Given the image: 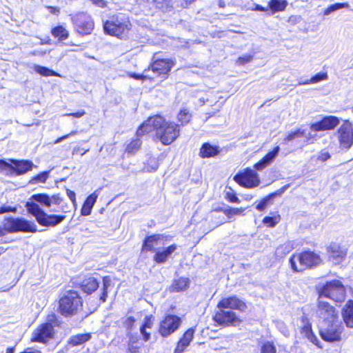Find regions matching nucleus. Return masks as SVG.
<instances>
[{"label": "nucleus", "mask_w": 353, "mask_h": 353, "mask_svg": "<svg viewBox=\"0 0 353 353\" xmlns=\"http://www.w3.org/2000/svg\"><path fill=\"white\" fill-rule=\"evenodd\" d=\"M17 212V208L16 207H12L6 205H3V206L0 207V213L3 214L6 212Z\"/></svg>", "instance_id": "obj_51"}, {"label": "nucleus", "mask_w": 353, "mask_h": 353, "mask_svg": "<svg viewBox=\"0 0 353 353\" xmlns=\"http://www.w3.org/2000/svg\"><path fill=\"white\" fill-rule=\"evenodd\" d=\"M4 233L31 232L37 231V225L31 221L23 217L6 216L3 219V228Z\"/></svg>", "instance_id": "obj_2"}, {"label": "nucleus", "mask_w": 353, "mask_h": 353, "mask_svg": "<svg viewBox=\"0 0 353 353\" xmlns=\"http://www.w3.org/2000/svg\"><path fill=\"white\" fill-rule=\"evenodd\" d=\"M111 279L110 276H104L103 279V293L100 297V300L103 302L106 301V298L108 296V290L109 287L111 285Z\"/></svg>", "instance_id": "obj_41"}, {"label": "nucleus", "mask_w": 353, "mask_h": 353, "mask_svg": "<svg viewBox=\"0 0 353 353\" xmlns=\"http://www.w3.org/2000/svg\"><path fill=\"white\" fill-rule=\"evenodd\" d=\"M347 250L336 243H332L329 247V259L335 263L338 264L343 261L347 256Z\"/></svg>", "instance_id": "obj_18"}, {"label": "nucleus", "mask_w": 353, "mask_h": 353, "mask_svg": "<svg viewBox=\"0 0 353 353\" xmlns=\"http://www.w3.org/2000/svg\"><path fill=\"white\" fill-rule=\"evenodd\" d=\"M65 219V216L64 215L48 214L45 212L38 223L43 226L53 227L62 222Z\"/></svg>", "instance_id": "obj_21"}, {"label": "nucleus", "mask_w": 353, "mask_h": 353, "mask_svg": "<svg viewBox=\"0 0 353 353\" xmlns=\"http://www.w3.org/2000/svg\"><path fill=\"white\" fill-rule=\"evenodd\" d=\"M152 316H146L144 324L140 328L141 333L142 334L145 341H148L150 337V333L147 332L145 329L151 327L152 325Z\"/></svg>", "instance_id": "obj_34"}, {"label": "nucleus", "mask_w": 353, "mask_h": 353, "mask_svg": "<svg viewBox=\"0 0 353 353\" xmlns=\"http://www.w3.org/2000/svg\"><path fill=\"white\" fill-rule=\"evenodd\" d=\"M176 248V245L173 244L162 250H158L153 257L154 261L157 263H165Z\"/></svg>", "instance_id": "obj_22"}, {"label": "nucleus", "mask_w": 353, "mask_h": 353, "mask_svg": "<svg viewBox=\"0 0 353 353\" xmlns=\"http://www.w3.org/2000/svg\"><path fill=\"white\" fill-rule=\"evenodd\" d=\"M339 123V119L334 116L325 117L321 121L310 125L312 132L325 131L334 129Z\"/></svg>", "instance_id": "obj_16"}, {"label": "nucleus", "mask_w": 353, "mask_h": 353, "mask_svg": "<svg viewBox=\"0 0 353 353\" xmlns=\"http://www.w3.org/2000/svg\"><path fill=\"white\" fill-rule=\"evenodd\" d=\"M222 211L228 216V219H232L234 216L241 215L243 214V212L244 211V209H243L242 208H230L223 209L222 210Z\"/></svg>", "instance_id": "obj_42"}, {"label": "nucleus", "mask_w": 353, "mask_h": 353, "mask_svg": "<svg viewBox=\"0 0 353 353\" xmlns=\"http://www.w3.org/2000/svg\"><path fill=\"white\" fill-rule=\"evenodd\" d=\"M167 236L161 234H153L147 236L143 243V251H154L157 246L164 245L165 241H167Z\"/></svg>", "instance_id": "obj_17"}, {"label": "nucleus", "mask_w": 353, "mask_h": 353, "mask_svg": "<svg viewBox=\"0 0 353 353\" xmlns=\"http://www.w3.org/2000/svg\"><path fill=\"white\" fill-rule=\"evenodd\" d=\"M305 137L307 139L313 137V136L310 134L308 136L305 134L304 130H298L295 132H292L289 133L287 137L283 139V142L286 143L287 142L291 141L294 140L296 137Z\"/></svg>", "instance_id": "obj_37"}, {"label": "nucleus", "mask_w": 353, "mask_h": 353, "mask_svg": "<svg viewBox=\"0 0 353 353\" xmlns=\"http://www.w3.org/2000/svg\"><path fill=\"white\" fill-rule=\"evenodd\" d=\"M234 179L240 185L249 188L258 186L259 184V179L256 172L248 168L243 173L236 174Z\"/></svg>", "instance_id": "obj_11"}, {"label": "nucleus", "mask_w": 353, "mask_h": 353, "mask_svg": "<svg viewBox=\"0 0 353 353\" xmlns=\"http://www.w3.org/2000/svg\"><path fill=\"white\" fill-rule=\"evenodd\" d=\"M219 309L236 310L245 312L247 309L246 303L236 296H230L223 298L217 304Z\"/></svg>", "instance_id": "obj_14"}, {"label": "nucleus", "mask_w": 353, "mask_h": 353, "mask_svg": "<svg viewBox=\"0 0 353 353\" xmlns=\"http://www.w3.org/2000/svg\"><path fill=\"white\" fill-rule=\"evenodd\" d=\"M330 158V154L325 150L321 151L318 157V159L321 161H327Z\"/></svg>", "instance_id": "obj_55"}, {"label": "nucleus", "mask_w": 353, "mask_h": 353, "mask_svg": "<svg viewBox=\"0 0 353 353\" xmlns=\"http://www.w3.org/2000/svg\"><path fill=\"white\" fill-rule=\"evenodd\" d=\"M277 327L280 330V331L285 336H288L290 334V331L285 324L283 322H278L277 323Z\"/></svg>", "instance_id": "obj_52"}, {"label": "nucleus", "mask_w": 353, "mask_h": 353, "mask_svg": "<svg viewBox=\"0 0 353 353\" xmlns=\"http://www.w3.org/2000/svg\"><path fill=\"white\" fill-rule=\"evenodd\" d=\"M166 0H153V3L155 4L156 7L159 9H163L164 5L166 4Z\"/></svg>", "instance_id": "obj_56"}, {"label": "nucleus", "mask_w": 353, "mask_h": 353, "mask_svg": "<svg viewBox=\"0 0 353 353\" xmlns=\"http://www.w3.org/2000/svg\"><path fill=\"white\" fill-rule=\"evenodd\" d=\"M214 321L221 325H236L242 322L241 319L232 311L219 309L213 316Z\"/></svg>", "instance_id": "obj_9"}, {"label": "nucleus", "mask_w": 353, "mask_h": 353, "mask_svg": "<svg viewBox=\"0 0 353 353\" xmlns=\"http://www.w3.org/2000/svg\"><path fill=\"white\" fill-rule=\"evenodd\" d=\"M316 312L321 323H330L339 319L336 309L328 302L321 299L320 296H319Z\"/></svg>", "instance_id": "obj_8"}, {"label": "nucleus", "mask_w": 353, "mask_h": 353, "mask_svg": "<svg viewBox=\"0 0 353 353\" xmlns=\"http://www.w3.org/2000/svg\"><path fill=\"white\" fill-rule=\"evenodd\" d=\"M82 302L75 291L67 292L59 300V310L64 316L75 314L81 307Z\"/></svg>", "instance_id": "obj_6"}, {"label": "nucleus", "mask_w": 353, "mask_h": 353, "mask_svg": "<svg viewBox=\"0 0 353 353\" xmlns=\"http://www.w3.org/2000/svg\"><path fill=\"white\" fill-rule=\"evenodd\" d=\"M189 286V280L187 278H180L174 280L170 289L173 292H180L185 290Z\"/></svg>", "instance_id": "obj_30"}, {"label": "nucleus", "mask_w": 353, "mask_h": 353, "mask_svg": "<svg viewBox=\"0 0 353 353\" xmlns=\"http://www.w3.org/2000/svg\"><path fill=\"white\" fill-rule=\"evenodd\" d=\"M321 299L329 298L336 302H341L345 298V290L340 281L333 280L317 287Z\"/></svg>", "instance_id": "obj_4"}, {"label": "nucleus", "mask_w": 353, "mask_h": 353, "mask_svg": "<svg viewBox=\"0 0 353 353\" xmlns=\"http://www.w3.org/2000/svg\"><path fill=\"white\" fill-rule=\"evenodd\" d=\"M123 326L128 330H131L135 323V319L132 316H128L123 319Z\"/></svg>", "instance_id": "obj_47"}, {"label": "nucleus", "mask_w": 353, "mask_h": 353, "mask_svg": "<svg viewBox=\"0 0 353 353\" xmlns=\"http://www.w3.org/2000/svg\"><path fill=\"white\" fill-rule=\"evenodd\" d=\"M343 326L338 319L330 323H322L320 328L321 338L329 342L338 341L341 339Z\"/></svg>", "instance_id": "obj_7"}, {"label": "nucleus", "mask_w": 353, "mask_h": 353, "mask_svg": "<svg viewBox=\"0 0 353 353\" xmlns=\"http://www.w3.org/2000/svg\"><path fill=\"white\" fill-rule=\"evenodd\" d=\"M130 23L128 20L112 19L104 24V30L109 34L120 37L129 30Z\"/></svg>", "instance_id": "obj_10"}, {"label": "nucleus", "mask_w": 353, "mask_h": 353, "mask_svg": "<svg viewBox=\"0 0 353 353\" xmlns=\"http://www.w3.org/2000/svg\"><path fill=\"white\" fill-rule=\"evenodd\" d=\"M11 161L14 164V165H12V172H15L18 175L26 173L28 171L32 170L34 166L32 162L30 161L11 160Z\"/></svg>", "instance_id": "obj_24"}, {"label": "nucleus", "mask_w": 353, "mask_h": 353, "mask_svg": "<svg viewBox=\"0 0 353 353\" xmlns=\"http://www.w3.org/2000/svg\"><path fill=\"white\" fill-rule=\"evenodd\" d=\"M280 220L279 216H265L263 222L264 224L267 225L270 227H274Z\"/></svg>", "instance_id": "obj_45"}, {"label": "nucleus", "mask_w": 353, "mask_h": 353, "mask_svg": "<svg viewBox=\"0 0 353 353\" xmlns=\"http://www.w3.org/2000/svg\"><path fill=\"white\" fill-rule=\"evenodd\" d=\"M302 333L310 342H312L314 344H316L318 339L316 336L314 334L311 326L310 325L303 327Z\"/></svg>", "instance_id": "obj_40"}, {"label": "nucleus", "mask_w": 353, "mask_h": 353, "mask_svg": "<svg viewBox=\"0 0 353 353\" xmlns=\"http://www.w3.org/2000/svg\"><path fill=\"white\" fill-rule=\"evenodd\" d=\"M30 200L37 201L43 205L49 207L50 196L46 194H33Z\"/></svg>", "instance_id": "obj_38"}, {"label": "nucleus", "mask_w": 353, "mask_h": 353, "mask_svg": "<svg viewBox=\"0 0 353 353\" xmlns=\"http://www.w3.org/2000/svg\"><path fill=\"white\" fill-rule=\"evenodd\" d=\"M270 200V196H266L265 197L264 199H263L256 206V208L259 210V211H263L264 210L267 205H268V203Z\"/></svg>", "instance_id": "obj_50"}, {"label": "nucleus", "mask_w": 353, "mask_h": 353, "mask_svg": "<svg viewBox=\"0 0 353 353\" xmlns=\"http://www.w3.org/2000/svg\"><path fill=\"white\" fill-rule=\"evenodd\" d=\"M68 196H69L71 201H75V193L74 192L68 190Z\"/></svg>", "instance_id": "obj_60"}, {"label": "nucleus", "mask_w": 353, "mask_h": 353, "mask_svg": "<svg viewBox=\"0 0 353 353\" xmlns=\"http://www.w3.org/2000/svg\"><path fill=\"white\" fill-rule=\"evenodd\" d=\"M85 114V111L84 110H81V111H79V112H74V113L65 114H63V116H72V117H74L76 118H80L82 116H83Z\"/></svg>", "instance_id": "obj_59"}, {"label": "nucleus", "mask_w": 353, "mask_h": 353, "mask_svg": "<svg viewBox=\"0 0 353 353\" xmlns=\"http://www.w3.org/2000/svg\"><path fill=\"white\" fill-rule=\"evenodd\" d=\"M287 5L286 0H271L268 3V6L273 13L283 11Z\"/></svg>", "instance_id": "obj_31"}, {"label": "nucleus", "mask_w": 353, "mask_h": 353, "mask_svg": "<svg viewBox=\"0 0 353 353\" xmlns=\"http://www.w3.org/2000/svg\"><path fill=\"white\" fill-rule=\"evenodd\" d=\"M0 171L6 174L12 173V165L8 162L0 159Z\"/></svg>", "instance_id": "obj_46"}, {"label": "nucleus", "mask_w": 353, "mask_h": 353, "mask_svg": "<svg viewBox=\"0 0 353 353\" xmlns=\"http://www.w3.org/2000/svg\"><path fill=\"white\" fill-rule=\"evenodd\" d=\"M220 151L219 147L205 143L200 149L199 155L202 158H210L216 156Z\"/></svg>", "instance_id": "obj_26"}, {"label": "nucleus", "mask_w": 353, "mask_h": 353, "mask_svg": "<svg viewBox=\"0 0 353 353\" xmlns=\"http://www.w3.org/2000/svg\"><path fill=\"white\" fill-rule=\"evenodd\" d=\"M256 9L257 10H259V11H265L267 9H265V8L259 6V5H257L256 7Z\"/></svg>", "instance_id": "obj_64"}, {"label": "nucleus", "mask_w": 353, "mask_h": 353, "mask_svg": "<svg viewBox=\"0 0 353 353\" xmlns=\"http://www.w3.org/2000/svg\"><path fill=\"white\" fill-rule=\"evenodd\" d=\"M181 323L180 317L175 315H168L161 323L159 333L163 336H168L179 328Z\"/></svg>", "instance_id": "obj_12"}, {"label": "nucleus", "mask_w": 353, "mask_h": 353, "mask_svg": "<svg viewBox=\"0 0 353 353\" xmlns=\"http://www.w3.org/2000/svg\"><path fill=\"white\" fill-rule=\"evenodd\" d=\"M192 114L187 109L181 110L177 115V119L182 125H186L190 122Z\"/></svg>", "instance_id": "obj_39"}, {"label": "nucleus", "mask_w": 353, "mask_h": 353, "mask_svg": "<svg viewBox=\"0 0 353 353\" xmlns=\"http://www.w3.org/2000/svg\"><path fill=\"white\" fill-rule=\"evenodd\" d=\"M252 59V56L251 55H244L238 59V63L239 64H244L245 63L250 62Z\"/></svg>", "instance_id": "obj_54"}, {"label": "nucleus", "mask_w": 353, "mask_h": 353, "mask_svg": "<svg viewBox=\"0 0 353 353\" xmlns=\"http://www.w3.org/2000/svg\"><path fill=\"white\" fill-rule=\"evenodd\" d=\"M99 287V283L96 279L90 277L83 280L81 288L82 290L88 293L91 294L94 292Z\"/></svg>", "instance_id": "obj_29"}, {"label": "nucleus", "mask_w": 353, "mask_h": 353, "mask_svg": "<svg viewBox=\"0 0 353 353\" xmlns=\"http://www.w3.org/2000/svg\"><path fill=\"white\" fill-rule=\"evenodd\" d=\"M290 263L294 272H301L320 264L321 259L319 255L313 252H305L293 254L290 259Z\"/></svg>", "instance_id": "obj_5"}, {"label": "nucleus", "mask_w": 353, "mask_h": 353, "mask_svg": "<svg viewBox=\"0 0 353 353\" xmlns=\"http://www.w3.org/2000/svg\"><path fill=\"white\" fill-rule=\"evenodd\" d=\"M59 325V321L54 313L47 316L46 322L39 325L32 332L31 341L45 343L54 336V327Z\"/></svg>", "instance_id": "obj_3"}, {"label": "nucleus", "mask_w": 353, "mask_h": 353, "mask_svg": "<svg viewBox=\"0 0 353 353\" xmlns=\"http://www.w3.org/2000/svg\"><path fill=\"white\" fill-rule=\"evenodd\" d=\"M77 31L82 34H90L94 28V23L90 16L85 13L77 14L74 17Z\"/></svg>", "instance_id": "obj_13"}, {"label": "nucleus", "mask_w": 353, "mask_h": 353, "mask_svg": "<svg viewBox=\"0 0 353 353\" xmlns=\"http://www.w3.org/2000/svg\"><path fill=\"white\" fill-rule=\"evenodd\" d=\"M61 202V199L58 194L52 195V196H50L49 207L52 204L59 205Z\"/></svg>", "instance_id": "obj_53"}, {"label": "nucleus", "mask_w": 353, "mask_h": 353, "mask_svg": "<svg viewBox=\"0 0 353 353\" xmlns=\"http://www.w3.org/2000/svg\"><path fill=\"white\" fill-rule=\"evenodd\" d=\"M91 338L90 334H80L72 336L70 339L69 343L72 345H79L88 341Z\"/></svg>", "instance_id": "obj_32"}, {"label": "nucleus", "mask_w": 353, "mask_h": 353, "mask_svg": "<svg viewBox=\"0 0 353 353\" xmlns=\"http://www.w3.org/2000/svg\"><path fill=\"white\" fill-rule=\"evenodd\" d=\"M228 199L230 202L232 203H239V198L233 193H228L227 194Z\"/></svg>", "instance_id": "obj_57"}, {"label": "nucleus", "mask_w": 353, "mask_h": 353, "mask_svg": "<svg viewBox=\"0 0 353 353\" xmlns=\"http://www.w3.org/2000/svg\"><path fill=\"white\" fill-rule=\"evenodd\" d=\"M174 63L169 59H159L151 65V70L159 74H166L171 70Z\"/></svg>", "instance_id": "obj_19"}, {"label": "nucleus", "mask_w": 353, "mask_h": 353, "mask_svg": "<svg viewBox=\"0 0 353 353\" xmlns=\"http://www.w3.org/2000/svg\"><path fill=\"white\" fill-rule=\"evenodd\" d=\"M285 247L284 245H281V246L277 248V249L276 250V254H279L280 250H285Z\"/></svg>", "instance_id": "obj_63"}, {"label": "nucleus", "mask_w": 353, "mask_h": 353, "mask_svg": "<svg viewBox=\"0 0 353 353\" xmlns=\"http://www.w3.org/2000/svg\"><path fill=\"white\" fill-rule=\"evenodd\" d=\"M52 34L59 40H65L68 37V31L61 26L55 27L51 31Z\"/></svg>", "instance_id": "obj_33"}, {"label": "nucleus", "mask_w": 353, "mask_h": 353, "mask_svg": "<svg viewBox=\"0 0 353 353\" xmlns=\"http://www.w3.org/2000/svg\"><path fill=\"white\" fill-rule=\"evenodd\" d=\"M34 70L39 73V74L44 76V77H49V76H56L59 77L60 75L54 72V70L49 69L44 66H41L38 65H34Z\"/></svg>", "instance_id": "obj_35"}, {"label": "nucleus", "mask_w": 353, "mask_h": 353, "mask_svg": "<svg viewBox=\"0 0 353 353\" xmlns=\"http://www.w3.org/2000/svg\"><path fill=\"white\" fill-rule=\"evenodd\" d=\"M194 330L193 328L188 329L179 340L175 348L174 353H183L185 349L190 345L193 339Z\"/></svg>", "instance_id": "obj_23"}, {"label": "nucleus", "mask_w": 353, "mask_h": 353, "mask_svg": "<svg viewBox=\"0 0 353 353\" xmlns=\"http://www.w3.org/2000/svg\"><path fill=\"white\" fill-rule=\"evenodd\" d=\"M92 3L99 7L104 8L107 6L106 0H91Z\"/></svg>", "instance_id": "obj_58"}, {"label": "nucleus", "mask_w": 353, "mask_h": 353, "mask_svg": "<svg viewBox=\"0 0 353 353\" xmlns=\"http://www.w3.org/2000/svg\"><path fill=\"white\" fill-rule=\"evenodd\" d=\"M141 142L139 139L132 140L126 147V152L128 153H134L141 147Z\"/></svg>", "instance_id": "obj_44"}, {"label": "nucleus", "mask_w": 353, "mask_h": 353, "mask_svg": "<svg viewBox=\"0 0 353 353\" xmlns=\"http://www.w3.org/2000/svg\"><path fill=\"white\" fill-rule=\"evenodd\" d=\"M341 145L345 148H350L353 144V125L345 121L339 130Z\"/></svg>", "instance_id": "obj_15"}, {"label": "nucleus", "mask_w": 353, "mask_h": 353, "mask_svg": "<svg viewBox=\"0 0 353 353\" xmlns=\"http://www.w3.org/2000/svg\"><path fill=\"white\" fill-rule=\"evenodd\" d=\"M68 135H66V134H65V135H64V136H63V137H61L58 138V139L55 141L54 143H61L62 141H63V140H65V139H68Z\"/></svg>", "instance_id": "obj_61"}, {"label": "nucleus", "mask_w": 353, "mask_h": 353, "mask_svg": "<svg viewBox=\"0 0 353 353\" xmlns=\"http://www.w3.org/2000/svg\"><path fill=\"white\" fill-rule=\"evenodd\" d=\"M98 194H97V192H94L86 199L81 208L82 215L88 216L91 213L92 208L94 206Z\"/></svg>", "instance_id": "obj_28"}, {"label": "nucleus", "mask_w": 353, "mask_h": 353, "mask_svg": "<svg viewBox=\"0 0 353 353\" xmlns=\"http://www.w3.org/2000/svg\"><path fill=\"white\" fill-rule=\"evenodd\" d=\"M261 353H276V347L270 342H267L263 345Z\"/></svg>", "instance_id": "obj_48"}, {"label": "nucleus", "mask_w": 353, "mask_h": 353, "mask_svg": "<svg viewBox=\"0 0 353 353\" xmlns=\"http://www.w3.org/2000/svg\"><path fill=\"white\" fill-rule=\"evenodd\" d=\"M155 131L156 137L163 145H168L174 142L180 134L179 126L163 117L156 115L150 117L137 130V135L142 136L144 133Z\"/></svg>", "instance_id": "obj_1"}, {"label": "nucleus", "mask_w": 353, "mask_h": 353, "mask_svg": "<svg viewBox=\"0 0 353 353\" xmlns=\"http://www.w3.org/2000/svg\"><path fill=\"white\" fill-rule=\"evenodd\" d=\"M280 151L279 146H276L272 151L268 152L261 161L254 165V168L258 170H262L268 165L271 164L279 154Z\"/></svg>", "instance_id": "obj_20"}, {"label": "nucleus", "mask_w": 353, "mask_h": 353, "mask_svg": "<svg viewBox=\"0 0 353 353\" xmlns=\"http://www.w3.org/2000/svg\"><path fill=\"white\" fill-rule=\"evenodd\" d=\"M327 79V73H318L317 74L312 77L311 79H307L305 81H299V85H307L316 83L321 81L326 80Z\"/></svg>", "instance_id": "obj_36"}, {"label": "nucleus", "mask_w": 353, "mask_h": 353, "mask_svg": "<svg viewBox=\"0 0 353 353\" xmlns=\"http://www.w3.org/2000/svg\"><path fill=\"white\" fill-rule=\"evenodd\" d=\"M348 7H349V5L347 3H334V4L331 5L330 6H329L325 10L324 14L325 15H329L330 14H331L333 12H335V11H336L338 10H340V9H342V8H348Z\"/></svg>", "instance_id": "obj_43"}, {"label": "nucleus", "mask_w": 353, "mask_h": 353, "mask_svg": "<svg viewBox=\"0 0 353 353\" xmlns=\"http://www.w3.org/2000/svg\"><path fill=\"white\" fill-rule=\"evenodd\" d=\"M48 176V172H43L39 174H38L37 176L33 178L30 182L32 183H36L37 181L44 183Z\"/></svg>", "instance_id": "obj_49"}, {"label": "nucleus", "mask_w": 353, "mask_h": 353, "mask_svg": "<svg viewBox=\"0 0 353 353\" xmlns=\"http://www.w3.org/2000/svg\"><path fill=\"white\" fill-rule=\"evenodd\" d=\"M26 208L27 211L36 218L37 222L39 221L45 213L38 204L31 201L26 202Z\"/></svg>", "instance_id": "obj_27"}, {"label": "nucleus", "mask_w": 353, "mask_h": 353, "mask_svg": "<svg viewBox=\"0 0 353 353\" xmlns=\"http://www.w3.org/2000/svg\"><path fill=\"white\" fill-rule=\"evenodd\" d=\"M344 323L348 327H353V301L350 300L342 310Z\"/></svg>", "instance_id": "obj_25"}, {"label": "nucleus", "mask_w": 353, "mask_h": 353, "mask_svg": "<svg viewBox=\"0 0 353 353\" xmlns=\"http://www.w3.org/2000/svg\"><path fill=\"white\" fill-rule=\"evenodd\" d=\"M130 76L136 79H140L146 77V76L139 75V74H131Z\"/></svg>", "instance_id": "obj_62"}]
</instances>
